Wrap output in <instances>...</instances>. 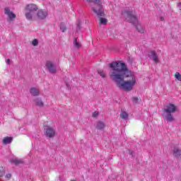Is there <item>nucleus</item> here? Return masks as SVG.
Segmentation results:
<instances>
[{
	"instance_id": "bb28decb",
	"label": "nucleus",
	"mask_w": 181,
	"mask_h": 181,
	"mask_svg": "<svg viewBox=\"0 0 181 181\" xmlns=\"http://www.w3.org/2000/svg\"><path fill=\"white\" fill-rule=\"evenodd\" d=\"M93 118H96V117H98V112H94L92 115Z\"/></svg>"
},
{
	"instance_id": "9d476101",
	"label": "nucleus",
	"mask_w": 181,
	"mask_h": 181,
	"mask_svg": "<svg viewBox=\"0 0 181 181\" xmlns=\"http://www.w3.org/2000/svg\"><path fill=\"white\" fill-rule=\"evenodd\" d=\"M47 11L43 10H39L37 13V18L40 21H43L47 18Z\"/></svg>"
},
{
	"instance_id": "b1692460",
	"label": "nucleus",
	"mask_w": 181,
	"mask_h": 181,
	"mask_svg": "<svg viewBox=\"0 0 181 181\" xmlns=\"http://www.w3.org/2000/svg\"><path fill=\"white\" fill-rule=\"evenodd\" d=\"M175 77L177 78V80H178V81H181V75L179 72L175 73Z\"/></svg>"
},
{
	"instance_id": "0eeeda50",
	"label": "nucleus",
	"mask_w": 181,
	"mask_h": 181,
	"mask_svg": "<svg viewBox=\"0 0 181 181\" xmlns=\"http://www.w3.org/2000/svg\"><path fill=\"white\" fill-rule=\"evenodd\" d=\"M45 134L47 138H54L56 136V130L50 127L45 128Z\"/></svg>"
},
{
	"instance_id": "f3484780",
	"label": "nucleus",
	"mask_w": 181,
	"mask_h": 181,
	"mask_svg": "<svg viewBox=\"0 0 181 181\" xmlns=\"http://www.w3.org/2000/svg\"><path fill=\"white\" fill-rule=\"evenodd\" d=\"M59 29L62 33H64V32L67 30V27H66V24H64V23H61L59 24Z\"/></svg>"
},
{
	"instance_id": "f8f14e48",
	"label": "nucleus",
	"mask_w": 181,
	"mask_h": 181,
	"mask_svg": "<svg viewBox=\"0 0 181 181\" xmlns=\"http://www.w3.org/2000/svg\"><path fill=\"white\" fill-rule=\"evenodd\" d=\"M30 93L33 97H36L40 94V92L39 91V89L36 88H31L30 90Z\"/></svg>"
},
{
	"instance_id": "ddd939ff",
	"label": "nucleus",
	"mask_w": 181,
	"mask_h": 181,
	"mask_svg": "<svg viewBox=\"0 0 181 181\" xmlns=\"http://www.w3.org/2000/svg\"><path fill=\"white\" fill-rule=\"evenodd\" d=\"M95 128L96 129L102 130L105 128V123L99 121L96 123Z\"/></svg>"
},
{
	"instance_id": "dca6fc26",
	"label": "nucleus",
	"mask_w": 181,
	"mask_h": 181,
	"mask_svg": "<svg viewBox=\"0 0 181 181\" xmlns=\"http://www.w3.org/2000/svg\"><path fill=\"white\" fill-rule=\"evenodd\" d=\"M35 105H37V107H43L45 105V103L42 101V99L40 98H36L35 100Z\"/></svg>"
},
{
	"instance_id": "2eb2a0df",
	"label": "nucleus",
	"mask_w": 181,
	"mask_h": 181,
	"mask_svg": "<svg viewBox=\"0 0 181 181\" xmlns=\"http://www.w3.org/2000/svg\"><path fill=\"white\" fill-rule=\"evenodd\" d=\"M11 163H14V165H21V163H23V161L19 158H12L10 160Z\"/></svg>"
},
{
	"instance_id": "9b49d317",
	"label": "nucleus",
	"mask_w": 181,
	"mask_h": 181,
	"mask_svg": "<svg viewBox=\"0 0 181 181\" xmlns=\"http://www.w3.org/2000/svg\"><path fill=\"white\" fill-rule=\"evenodd\" d=\"M173 153L175 158L179 159V158H180V155H181V150L179 148V147L175 146V147H174V148L173 150Z\"/></svg>"
},
{
	"instance_id": "39448f33",
	"label": "nucleus",
	"mask_w": 181,
	"mask_h": 181,
	"mask_svg": "<svg viewBox=\"0 0 181 181\" xmlns=\"http://www.w3.org/2000/svg\"><path fill=\"white\" fill-rule=\"evenodd\" d=\"M38 9L39 8L37 7V6H36V4H28L25 6V16L26 19H28V21H32V19H33V17L35 16V13L37 12Z\"/></svg>"
},
{
	"instance_id": "c85d7f7f",
	"label": "nucleus",
	"mask_w": 181,
	"mask_h": 181,
	"mask_svg": "<svg viewBox=\"0 0 181 181\" xmlns=\"http://www.w3.org/2000/svg\"><path fill=\"white\" fill-rule=\"evenodd\" d=\"M6 63H7V64H11V59H8L6 60Z\"/></svg>"
},
{
	"instance_id": "412c9836",
	"label": "nucleus",
	"mask_w": 181,
	"mask_h": 181,
	"mask_svg": "<svg viewBox=\"0 0 181 181\" xmlns=\"http://www.w3.org/2000/svg\"><path fill=\"white\" fill-rule=\"evenodd\" d=\"M74 46L75 47H76V49H78V48L81 47V44H80V42H77V39H75L74 42Z\"/></svg>"
},
{
	"instance_id": "f03ea898",
	"label": "nucleus",
	"mask_w": 181,
	"mask_h": 181,
	"mask_svg": "<svg viewBox=\"0 0 181 181\" xmlns=\"http://www.w3.org/2000/svg\"><path fill=\"white\" fill-rule=\"evenodd\" d=\"M122 15L127 22L130 23H133L135 25V28L139 33H144L145 30L142 28L141 24L138 23V18H136V16L134 15V11L132 10H122Z\"/></svg>"
},
{
	"instance_id": "a211bd4d",
	"label": "nucleus",
	"mask_w": 181,
	"mask_h": 181,
	"mask_svg": "<svg viewBox=\"0 0 181 181\" xmlns=\"http://www.w3.org/2000/svg\"><path fill=\"white\" fill-rule=\"evenodd\" d=\"M129 115L127 113V112H122L120 113V117L122 119H128Z\"/></svg>"
},
{
	"instance_id": "c756f323",
	"label": "nucleus",
	"mask_w": 181,
	"mask_h": 181,
	"mask_svg": "<svg viewBox=\"0 0 181 181\" xmlns=\"http://www.w3.org/2000/svg\"><path fill=\"white\" fill-rule=\"evenodd\" d=\"M160 21L161 22H163V21H165V18L163 17H160Z\"/></svg>"
},
{
	"instance_id": "393cba45",
	"label": "nucleus",
	"mask_w": 181,
	"mask_h": 181,
	"mask_svg": "<svg viewBox=\"0 0 181 181\" xmlns=\"http://www.w3.org/2000/svg\"><path fill=\"white\" fill-rule=\"evenodd\" d=\"M32 45L33 46H37L39 45V41L37 40V39H34L32 42Z\"/></svg>"
},
{
	"instance_id": "6e6552de",
	"label": "nucleus",
	"mask_w": 181,
	"mask_h": 181,
	"mask_svg": "<svg viewBox=\"0 0 181 181\" xmlns=\"http://www.w3.org/2000/svg\"><path fill=\"white\" fill-rule=\"evenodd\" d=\"M4 13H5V15L8 16V21L10 22L13 21V19H15V18H16V15H15V13H13V12H12L11 11V8H9L8 7L5 8Z\"/></svg>"
},
{
	"instance_id": "6ab92c4d",
	"label": "nucleus",
	"mask_w": 181,
	"mask_h": 181,
	"mask_svg": "<svg viewBox=\"0 0 181 181\" xmlns=\"http://www.w3.org/2000/svg\"><path fill=\"white\" fill-rule=\"evenodd\" d=\"M81 30V22L80 21H77L76 22V32H80Z\"/></svg>"
},
{
	"instance_id": "5701e85b",
	"label": "nucleus",
	"mask_w": 181,
	"mask_h": 181,
	"mask_svg": "<svg viewBox=\"0 0 181 181\" xmlns=\"http://www.w3.org/2000/svg\"><path fill=\"white\" fill-rule=\"evenodd\" d=\"M5 175V169L4 167H0V177H2Z\"/></svg>"
},
{
	"instance_id": "f257e3e1",
	"label": "nucleus",
	"mask_w": 181,
	"mask_h": 181,
	"mask_svg": "<svg viewBox=\"0 0 181 181\" xmlns=\"http://www.w3.org/2000/svg\"><path fill=\"white\" fill-rule=\"evenodd\" d=\"M110 71L109 76L115 83L117 87L124 91H132L136 83V78L125 63L121 61L112 62L108 64Z\"/></svg>"
},
{
	"instance_id": "423d86ee",
	"label": "nucleus",
	"mask_w": 181,
	"mask_h": 181,
	"mask_svg": "<svg viewBox=\"0 0 181 181\" xmlns=\"http://www.w3.org/2000/svg\"><path fill=\"white\" fill-rule=\"evenodd\" d=\"M45 67L50 74H56L57 73V66L50 60L46 62Z\"/></svg>"
},
{
	"instance_id": "4be33fe9",
	"label": "nucleus",
	"mask_w": 181,
	"mask_h": 181,
	"mask_svg": "<svg viewBox=\"0 0 181 181\" xmlns=\"http://www.w3.org/2000/svg\"><path fill=\"white\" fill-rule=\"evenodd\" d=\"M98 73L99 76H100V77H102L103 78H105V73H104V71L98 70Z\"/></svg>"
},
{
	"instance_id": "cd10ccee",
	"label": "nucleus",
	"mask_w": 181,
	"mask_h": 181,
	"mask_svg": "<svg viewBox=\"0 0 181 181\" xmlns=\"http://www.w3.org/2000/svg\"><path fill=\"white\" fill-rule=\"evenodd\" d=\"M6 179H11V177H12V175H11V174H6Z\"/></svg>"
},
{
	"instance_id": "4468645a",
	"label": "nucleus",
	"mask_w": 181,
	"mask_h": 181,
	"mask_svg": "<svg viewBox=\"0 0 181 181\" xmlns=\"http://www.w3.org/2000/svg\"><path fill=\"white\" fill-rule=\"evenodd\" d=\"M12 141H13V137L6 136L3 139L2 142H3L4 145H8V144H11V142H12Z\"/></svg>"
},
{
	"instance_id": "aec40b11",
	"label": "nucleus",
	"mask_w": 181,
	"mask_h": 181,
	"mask_svg": "<svg viewBox=\"0 0 181 181\" xmlns=\"http://www.w3.org/2000/svg\"><path fill=\"white\" fill-rule=\"evenodd\" d=\"M99 21H100V25H107V21L106 18L100 17L99 18Z\"/></svg>"
},
{
	"instance_id": "a878e982",
	"label": "nucleus",
	"mask_w": 181,
	"mask_h": 181,
	"mask_svg": "<svg viewBox=\"0 0 181 181\" xmlns=\"http://www.w3.org/2000/svg\"><path fill=\"white\" fill-rule=\"evenodd\" d=\"M138 100H139V99L137 97L132 98V101H133L134 104H138Z\"/></svg>"
},
{
	"instance_id": "7ed1b4c3",
	"label": "nucleus",
	"mask_w": 181,
	"mask_h": 181,
	"mask_svg": "<svg viewBox=\"0 0 181 181\" xmlns=\"http://www.w3.org/2000/svg\"><path fill=\"white\" fill-rule=\"evenodd\" d=\"M164 119L168 122H173L175 118L172 115L174 112H176V106L173 104L170 103L168 105L163 109Z\"/></svg>"
},
{
	"instance_id": "1a4fd4ad",
	"label": "nucleus",
	"mask_w": 181,
	"mask_h": 181,
	"mask_svg": "<svg viewBox=\"0 0 181 181\" xmlns=\"http://www.w3.org/2000/svg\"><path fill=\"white\" fill-rule=\"evenodd\" d=\"M148 57H149V59H153V61L156 64L159 63V58L158 57V54H156V52H155L154 50H151L148 52Z\"/></svg>"
},
{
	"instance_id": "20e7f679",
	"label": "nucleus",
	"mask_w": 181,
	"mask_h": 181,
	"mask_svg": "<svg viewBox=\"0 0 181 181\" xmlns=\"http://www.w3.org/2000/svg\"><path fill=\"white\" fill-rule=\"evenodd\" d=\"M87 2L94 4L95 6L92 7V10L95 13H96L97 16L100 18V16H105L104 8H103V4L101 3V0H86Z\"/></svg>"
}]
</instances>
